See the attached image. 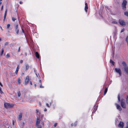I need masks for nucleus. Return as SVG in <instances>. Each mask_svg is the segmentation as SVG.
<instances>
[{"mask_svg":"<svg viewBox=\"0 0 128 128\" xmlns=\"http://www.w3.org/2000/svg\"><path fill=\"white\" fill-rule=\"evenodd\" d=\"M40 120L38 117L37 118V120L36 123L35 124V126L37 128H42V126L40 124Z\"/></svg>","mask_w":128,"mask_h":128,"instance_id":"f257e3e1","label":"nucleus"},{"mask_svg":"<svg viewBox=\"0 0 128 128\" xmlns=\"http://www.w3.org/2000/svg\"><path fill=\"white\" fill-rule=\"evenodd\" d=\"M123 66H124V70L126 73L128 74V66H127V64L125 62L123 61L122 62Z\"/></svg>","mask_w":128,"mask_h":128,"instance_id":"f03ea898","label":"nucleus"},{"mask_svg":"<svg viewBox=\"0 0 128 128\" xmlns=\"http://www.w3.org/2000/svg\"><path fill=\"white\" fill-rule=\"evenodd\" d=\"M14 106V104H11L9 103H6L4 104L5 107L7 108L12 107Z\"/></svg>","mask_w":128,"mask_h":128,"instance_id":"7ed1b4c3","label":"nucleus"},{"mask_svg":"<svg viewBox=\"0 0 128 128\" xmlns=\"http://www.w3.org/2000/svg\"><path fill=\"white\" fill-rule=\"evenodd\" d=\"M127 4V1L126 0H124L122 5L123 9L124 10H125L126 9V5Z\"/></svg>","mask_w":128,"mask_h":128,"instance_id":"20e7f679","label":"nucleus"},{"mask_svg":"<svg viewBox=\"0 0 128 128\" xmlns=\"http://www.w3.org/2000/svg\"><path fill=\"white\" fill-rule=\"evenodd\" d=\"M114 70L116 72L118 73L120 76H121V71L120 68H115Z\"/></svg>","mask_w":128,"mask_h":128,"instance_id":"39448f33","label":"nucleus"},{"mask_svg":"<svg viewBox=\"0 0 128 128\" xmlns=\"http://www.w3.org/2000/svg\"><path fill=\"white\" fill-rule=\"evenodd\" d=\"M119 22L120 24L122 26H124L126 25V23L124 21L121 19H120L119 21Z\"/></svg>","mask_w":128,"mask_h":128,"instance_id":"423d86ee","label":"nucleus"},{"mask_svg":"<svg viewBox=\"0 0 128 128\" xmlns=\"http://www.w3.org/2000/svg\"><path fill=\"white\" fill-rule=\"evenodd\" d=\"M29 80V77L28 76H27L26 77V78L25 80L24 85H26L28 83Z\"/></svg>","mask_w":128,"mask_h":128,"instance_id":"0eeeda50","label":"nucleus"},{"mask_svg":"<svg viewBox=\"0 0 128 128\" xmlns=\"http://www.w3.org/2000/svg\"><path fill=\"white\" fill-rule=\"evenodd\" d=\"M115 105L117 109L119 111H121L122 110V108L117 103H116Z\"/></svg>","mask_w":128,"mask_h":128,"instance_id":"6e6552de","label":"nucleus"},{"mask_svg":"<svg viewBox=\"0 0 128 128\" xmlns=\"http://www.w3.org/2000/svg\"><path fill=\"white\" fill-rule=\"evenodd\" d=\"M118 126L121 128H123L124 126V123L122 122H120L118 124Z\"/></svg>","mask_w":128,"mask_h":128,"instance_id":"1a4fd4ad","label":"nucleus"},{"mask_svg":"<svg viewBox=\"0 0 128 128\" xmlns=\"http://www.w3.org/2000/svg\"><path fill=\"white\" fill-rule=\"evenodd\" d=\"M121 105L122 107L123 108H126V105L125 104V102H122V103H121Z\"/></svg>","mask_w":128,"mask_h":128,"instance_id":"9d476101","label":"nucleus"},{"mask_svg":"<svg viewBox=\"0 0 128 128\" xmlns=\"http://www.w3.org/2000/svg\"><path fill=\"white\" fill-rule=\"evenodd\" d=\"M85 10L86 12H87V10L88 9V4L87 3H85Z\"/></svg>","mask_w":128,"mask_h":128,"instance_id":"9b49d317","label":"nucleus"},{"mask_svg":"<svg viewBox=\"0 0 128 128\" xmlns=\"http://www.w3.org/2000/svg\"><path fill=\"white\" fill-rule=\"evenodd\" d=\"M22 112H20V114L18 118L19 120H22Z\"/></svg>","mask_w":128,"mask_h":128,"instance_id":"f8f14e48","label":"nucleus"},{"mask_svg":"<svg viewBox=\"0 0 128 128\" xmlns=\"http://www.w3.org/2000/svg\"><path fill=\"white\" fill-rule=\"evenodd\" d=\"M35 55L37 58H40V56L38 52H35Z\"/></svg>","mask_w":128,"mask_h":128,"instance_id":"ddd939ff","label":"nucleus"},{"mask_svg":"<svg viewBox=\"0 0 128 128\" xmlns=\"http://www.w3.org/2000/svg\"><path fill=\"white\" fill-rule=\"evenodd\" d=\"M97 106H94V108H93V112H95L96 111V110H97Z\"/></svg>","mask_w":128,"mask_h":128,"instance_id":"4468645a","label":"nucleus"},{"mask_svg":"<svg viewBox=\"0 0 128 128\" xmlns=\"http://www.w3.org/2000/svg\"><path fill=\"white\" fill-rule=\"evenodd\" d=\"M7 13V10H6L5 11V12L4 13V20L6 18V14Z\"/></svg>","mask_w":128,"mask_h":128,"instance_id":"2eb2a0df","label":"nucleus"},{"mask_svg":"<svg viewBox=\"0 0 128 128\" xmlns=\"http://www.w3.org/2000/svg\"><path fill=\"white\" fill-rule=\"evenodd\" d=\"M19 69V66L18 65L17 66V67L16 68V70L15 71V73L17 74L18 73V71Z\"/></svg>","mask_w":128,"mask_h":128,"instance_id":"dca6fc26","label":"nucleus"},{"mask_svg":"<svg viewBox=\"0 0 128 128\" xmlns=\"http://www.w3.org/2000/svg\"><path fill=\"white\" fill-rule=\"evenodd\" d=\"M108 90V88H105L104 92V95L106 94V93L107 91Z\"/></svg>","mask_w":128,"mask_h":128,"instance_id":"f3484780","label":"nucleus"},{"mask_svg":"<svg viewBox=\"0 0 128 128\" xmlns=\"http://www.w3.org/2000/svg\"><path fill=\"white\" fill-rule=\"evenodd\" d=\"M18 82L19 84H20V78H18L17 81Z\"/></svg>","mask_w":128,"mask_h":128,"instance_id":"a211bd4d","label":"nucleus"},{"mask_svg":"<svg viewBox=\"0 0 128 128\" xmlns=\"http://www.w3.org/2000/svg\"><path fill=\"white\" fill-rule=\"evenodd\" d=\"M110 63L112 64H113V65H114V62L112 60H110Z\"/></svg>","mask_w":128,"mask_h":128,"instance_id":"6ab92c4d","label":"nucleus"},{"mask_svg":"<svg viewBox=\"0 0 128 128\" xmlns=\"http://www.w3.org/2000/svg\"><path fill=\"white\" fill-rule=\"evenodd\" d=\"M124 15L127 16L128 17V12H125L124 13Z\"/></svg>","mask_w":128,"mask_h":128,"instance_id":"aec40b11","label":"nucleus"},{"mask_svg":"<svg viewBox=\"0 0 128 128\" xmlns=\"http://www.w3.org/2000/svg\"><path fill=\"white\" fill-rule=\"evenodd\" d=\"M18 97L20 96L21 95V93L20 91H19L18 92Z\"/></svg>","mask_w":128,"mask_h":128,"instance_id":"412c9836","label":"nucleus"},{"mask_svg":"<svg viewBox=\"0 0 128 128\" xmlns=\"http://www.w3.org/2000/svg\"><path fill=\"white\" fill-rule=\"evenodd\" d=\"M118 102H120V95L119 94H118Z\"/></svg>","mask_w":128,"mask_h":128,"instance_id":"4be33fe9","label":"nucleus"},{"mask_svg":"<svg viewBox=\"0 0 128 128\" xmlns=\"http://www.w3.org/2000/svg\"><path fill=\"white\" fill-rule=\"evenodd\" d=\"M29 68V66L28 64H26V69L27 70Z\"/></svg>","mask_w":128,"mask_h":128,"instance_id":"5701e85b","label":"nucleus"},{"mask_svg":"<svg viewBox=\"0 0 128 128\" xmlns=\"http://www.w3.org/2000/svg\"><path fill=\"white\" fill-rule=\"evenodd\" d=\"M124 99L122 98L121 100L120 101L121 103H122V102H124Z\"/></svg>","mask_w":128,"mask_h":128,"instance_id":"b1692460","label":"nucleus"},{"mask_svg":"<svg viewBox=\"0 0 128 128\" xmlns=\"http://www.w3.org/2000/svg\"><path fill=\"white\" fill-rule=\"evenodd\" d=\"M16 31V33L17 34H18L19 32V29H17V30H15Z\"/></svg>","mask_w":128,"mask_h":128,"instance_id":"393cba45","label":"nucleus"},{"mask_svg":"<svg viewBox=\"0 0 128 128\" xmlns=\"http://www.w3.org/2000/svg\"><path fill=\"white\" fill-rule=\"evenodd\" d=\"M126 103L128 104V96H127V98L126 100Z\"/></svg>","mask_w":128,"mask_h":128,"instance_id":"a878e982","label":"nucleus"},{"mask_svg":"<svg viewBox=\"0 0 128 128\" xmlns=\"http://www.w3.org/2000/svg\"><path fill=\"white\" fill-rule=\"evenodd\" d=\"M12 20L13 21H14L15 20H16V19L12 17Z\"/></svg>","mask_w":128,"mask_h":128,"instance_id":"bb28decb","label":"nucleus"},{"mask_svg":"<svg viewBox=\"0 0 128 128\" xmlns=\"http://www.w3.org/2000/svg\"><path fill=\"white\" fill-rule=\"evenodd\" d=\"M18 25L17 24L16 26H15V30H17V29H18Z\"/></svg>","mask_w":128,"mask_h":128,"instance_id":"cd10ccee","label":"nucleus"},{"mask_svg":"<svg viewBox=\"0 0 128 128\" xmlns=\"http://www.w3.org/2000/svg\"><path fill=\"white\" fill-rule=\"evenodd\" d=\"M40 87L41 88H44V86H42V83H41V84H40Z\"/></svg>","mask_w":128,"mask_h":128,"instance_id":"c85d7f7f","label":"nucleus"},{"mask_svg":"<svg viewBox=\"0 0 128 128\" xmlns=\"http://www.w3.org/2000/svg\"><path fill=\"white\" fill-rule=\"evenodd\" d=\"M10 24H7V28L8 29L10 27Z\"/></svg>","mask_w":128,"mask_h":128,"instance_id":"c756f323","label":"nucleus"},{"mask_svg":"<svg viewBox=\"0 0 128 128\" xmlns=\"http://www.w3.org/2000/svg\"><path fill=\"white\" fill-rule=\"evenodd\" d=\"M77 122L76 121L74 123V126H76L77 125Z\"/></svg>","mask_w":128,"mask_h":128,"instance_id":"7c9ffc66","label":"nucleus"},{"mask_svg":"<svg viewBox=\"0 0 128 128\" xmlns=\"http://www.w3.org/2000/svg\"><path fill=\"white\" fill-rule=\"evenodd\" d=\"M0 93L1 94H2L3 93V92L1 88H0Z\"/></svg>","mask_w":128,"mask_h":128,"instance_id":"2f4dec72","label":"nucleus"},{"mask_svg":"<svg viewBox=\"0 0 128 128\" xmlns=\"http://www.w3.org/2000/svg\"><path fill=\"white\" fill-rule=\"evenodd\" d=\"M8 42H6L4 44H5V45L6 46V45H8Z\"/></svg>","mask_w":128,"mask_h":128,"instance_id":"473e14b6","label":"nucleus"},{"mask_svg":"<svg viewBox=\"0 0 128 128\" xmlns=\"http://www.w3.org/2000/svg\"><path fill=\"white\" fill-rule=\"evenodd\" d=\"M128 36H126V42H127V41H128Z\"/></svg>","mask_w":128,"mask_h":128,"instance_id":"72a5a7b5","label":"nucleus"},{"mask_svg":"<svg viewBox=\"0 0 128 128\" xmlns=\"http://www.w3.org/2000/svg\"><path fill=\"white\" fill-rule=\"evenodd\" d=\"M6 56L7 57H9L10 56V54H6Z\"/></svg>","mask_w":128,"mask_h":128,"instance_id":"f704fd0d","label":"nucleus"},{"mask_svg":"<svg viewBox=\"0 0 128 128\" xmlns=\"http://www.w3.org/2000/svg\"><path fill=\"white\" fill-rule=\"evenodd\" d=\"M14 120H13L12 124L13 126H14Z\"/></svg>","mask_w":128,"mask_h":128,"instance_id":"c9c22d12","label":"nucleus"},{"mask_svg":"<svg viewBox=\"0 0 128 128\" xmlns=\"http://www.w3.org/2000/svg\"><path fill=\"white\" fill-rule=\"evenodd\" d=\"M46 105L48 107H50V106H49V104H48L47 103L46 104Z\"/></svg>","mask_w":128,"mask_h":128,"instance_id":"e433bc0d","label":"nucleus"},{"mask_svg":"<svg viewBox=\"0 0 128 128\" xmlns=\"http://www.w3.org/2000/svg\"><path fill=\"white\" fill-rule=\"evenodd\" d=\"M124 31V28H123V29H122V30H121V32H123Z\"/></svg>","mask_w":128,"mask_h":128,"instance_id":"4c0bfd02","label":"nucleus"},{"mask_svg":"<svg viewBox=\"0 0 128 128\" xmlns=\"http://www.w3.org/2000/svg\"><path fill=\"white\" fill-rule=\"evenodd\" d=\"M57 123H55L54 124V126L55 127H56V126H57Z\"/></svg>","mask_w":128,"mask_h":128,"instance_id":"58836bf2","label":"nucleus"},{"mask_svg":"<svg viewBox=\"0 0 128 128\" xmlns=\"http://www.w3.org/2000/svg\"><path fill=\"white\" fill-rule=\"evenodd\" d=\"M22 32L23 33H24V30H23V29L22 28Z\"/></svg>","mask_w":128,"mask_h":128,"instance_id":"ea45409f","label":"nucleus"},{"mask_svg":"<svg viewBox=\"0 0 128 128\" xmlns=\"http://www.w3.org/2000/svg\"><path fill=\"white\" fill-rule=\"evenodd\" d=\"M20 46L19 47V48H18V52H20Z\"/></svg>","mask_w":128,"mask_h":128,"instance_id":"a19ab883","label":"nucleus"},{"mask_svg":"<svg viewBox=\"0 0 128 128\" xmlns=\"http://www.w3.org/2000/svg\"><path fill=\"white\" fill-rule=\"evenodd\" d=\"M23 62V60H20V62L21 63H22Z\"/></svg>","mask_w":128,"mask_h":128,"instance_id":"79ce46f5","label":"nucleus"},{"mask_svg":"<svg viewBox=\"0 0 128 128\" xmlns=\"http://www.w3.org/2000/svg\"><path fill=\"white\" fill-rule=\"evenodd\" d=\"M36 112L38 113V109H36Z\"/></svg>","mask_w":128,"mask_h":128,"instance_id":"37998d69","label":"nucleus"},{"mask_svg":"<svg viewBox=\"0 0 128 128\" xmlns=\"http://www.w3.org/2000/svg\"><path fill=\"white\" fill-rule=\"evenodd\" d=\"M30 85H32V82H31V81H30Z\"/></svg>","mask_w":128,"mask_h":128,"instance_id":"c03bdc74","label":"nucleus"},{"mask_svg":"<svg viewBox=\"0 0 128 128\" xmlns=\"http://www.w3.org/2000/svg\"><path fill=\"white\" fill-rule=\"evenodd\" d=\"M20 3V4H22V1H20V2H19Z\"/></svg>","mask_w":128,"mask_h":128,"instance_id":"a18cd8bd","label":"nucleus"},{"mask_svg":"<svg viewBox=\"0 0 128 128\" xmlns=\"http://www.w3.org/2000/svg\"><path fill=\"white\" fill-rule=\"evenodd\" d=\"M39 82L40 83V84H41V83H42L41 81L40 80H39Z\"/></svg>","mask_w":128,"mask_h":128,"instance_id":"49530a36","label":"nucleus"},{"mask_svg":"<svg viewBox=\"0 0 128 128\" xmlns=\"http://www.w3.org/2000/svg\"><path fill=\"white\" fill-rule=\"evenodd\" d=\"M42 125L43 126H44V122H42Z\"/></svg>","mask_w":128,"mask_h":128,"instance_id":"de8ad7c7","label":"nucleus"},{"mask_svg":"<svg viewBox=\"0 0 128 128\" xmlns=\"http://www.w3.org/2000/svg\"><path fill=\"white\" fill-rule=\"evenodd\" d=\"M34 72L36 73V70H35V69L34 68Z\"/></svg>","mask_w":128,"mask_h":128,"instance_id":"09e8293b","label":"nucleus"},{"mask_svg":"<svg viewBox=\"0 0 128 128\" xmlns=\"http://www.w3.org/2000/svg\"><path fill=\"white\" fill-rule=\"evenodd\" d=\"M35 74H36V76L37 77H38V75L36 73Z\"/></svg>","mask_w":128,"mask_h":128,"instance_id":"8fccbe9b","label":"nucleus"},{"mask_svg":"<svg viewBox=\"0 0 128 128\" xmlns=\"http://www.w3.org/2000/svg\"><path fill=\"white\" fill-rule=\"evenodd\" d=\"M114 22V24H116L117 23V22Z\"/></svg>","mask_w":128,"mask_h":128,"instance_id":"3c124183","label":"nucleus"},{"mask_svg":"<svg viewBox=\"0 0 128 128\" xmlns=\"http://www.w3.org/2000/svg\"><path fill=\"white\" fill-rule=\"evenodd\" d=\"M44 111H47V109L46 108H45L44 109Z\"/></svg>","mask_w":128,"mask_h":128,"instance_id":"603ef678","label":"nucleus"},{"mask_svg":"<svg viewBox=\"0 0 128 128\" xmlns=\"http://www.w3.org/2000/svg\"><path fill=\"white\" fill-rule=\"evenodd\" d=\"M71 125L72 126H74V124L73 123H72L71 124Z\"/></svg>","mask_w":128,"mask_h":128,"instance_id":"864d4df0","label":"nucleus"},{"mask_svg":"<svg viewBox=\"0 0 128 128\" xmlns=\"http://www.w3.org/2000/svg\"><path fill=\"white\" fill-rule=\"evenodd\" d=\"M25 55L26 56L27 55V54L26 52H25Z\"/></svg>","mask_w":128,"mask_h":128,"instance_id":"5fc2aeb1","label":"nucleus"},{"mask_svg":"<svg viewBox=\"0 0 128 128\" xmlns=\"http://www.w3.org/2000/svg\"><path fill=\"white\" fill-rule=\"evenodd\" d=\"M0 28L2 29V30H3V29H2V27L1 26H0Z\"/></svg>","mask_w":128,"mask_h":128,"instance_id":"6e6d98bb","label":"nucleus"},{"mask_svg":"<svg viewBox=\"0 0 128 128\" xmlns=\"http://www.w3.org/2000/svg\"><path fill=\"white\" fill-rule=\"evenodd\" d=\"M3 6H2V8H1V10H2L3 9Z\"/></svg>","mask_w":128,"mask_h":128,"instance_id":"4d7b16f0","label":"nucleus"},{"mask_svg":"<svg viewBox=\"0 0 128 128\" xmlns=\"http://www.w3.org/2000/svg\"><path fill=\"white\" fill-rule=\"evenodd\" d=\"M126 42H127V43L128 46V41H127Z\"/></svg>","mask_w":128,"mask_h":128,"instance_id":"13d9d810","label":"nucleus"},{"mask_svg":"<svg viewBox=\"0 0 128 128\" xmlns=\"http://www.w3.org/2000/svg\"><path fill=\"white\" fill-rule=\"evenodd\" d=\"M34 85L36 87V84H35Z\"/></svg>","mask_w":128,"mask_h":128,"instance_id":"bf43d9fd","label":"nucleus"},{"mask_svg":"<svg viewBox=\"0 0 128 128\" xmlns=\"http://www.w3.org/2000/svg\"><path fill=\"white\" fill-rule=\"evenodd\" d=\"M128 128V126H127L126 127V128Z\"/></svg>","mask_w":128,"mask_h":128,"instance_id":"052dcab7","label":"nucleus"},{"mask_svg":"<svg viewBox=\"0 0 128 128\" xmlns=\"http://www.w3.org/2000/svg\"><path fill=\"white\" fill-rule=\"evenodd\" d=\"M1 39L0 38V41H1Z\"/></svg>","mask_w":128,"mask_h":128,"instance_id":"680f3d73","label":"nucleus"},{"mask_svg":"<svg viewBox=\"0 0 128 128\" xmlns=\"http://www.w3.org/2000/svg\"><path fill=\"white\" fill-rule=\"evenodd\" d=\"M39 78H40V76H39Z\"/></svg>","mask_w":128,"mask_h":128,"instance_id":"e2e57ef3","label":"nucleus"},{"mask_svg":"<svg viewBox=\"0 0 128 128\" xmlns=\"http://www.w3.org/2000/svg\"><path fill=\"white\" fill-rule=\"evenodd\" d=\"M22 74H24V73H22Z\"/></svg>","mask_w":128,"mask_h":128,"instance_id":"0e129e2a","label":"nucleus"},{"mask_svg":"<svg viewBox=\"0 0 128 128\" xmlns=\"http://www.w3.org/2000/svg\"><path fill=\"white\" fill-rule=\"evenodd\" d=\"M1 3H2V2H0V4H1Z\"/></svg>","mask_w":128,"mask_h":128,"instance_id":"69168bd1","label":"nucleus"},{"mask_svg":"<svg viewBox=\"0 0 128 128\" xmlns=\"http://www.w3.org/2000/svg\"><path fill=\"white\" fill-rule=\"evenodd\" d=\"M43 117L42 116V117Z\"/></svg>","mask_w":128,"mask_h":128,"instance_id":"338daca9","label":"nucleus"},{"mask_svg":"<svg viewBox=\"0 0 128 128\" xmlns=\"http://www.w3.org/2000/svg\"><path fill=\"white\" fill-rule=\"evenodd\" d=\"M21 128H23L22 127Z\"/></svg>","mask_w":128,"mask_h":128,"instance_id":"774afa93","label":"nucleus"}]
</instances>
